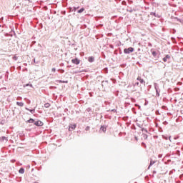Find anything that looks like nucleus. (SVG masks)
Listing matches in <instances>:
<instances>
[{
    "label": "nucleus",
    "instance_id": "79ce46f5",
    "mask_svg": "<svg viewBox=\"0 0 183 183\" xmlns=\"http://www.w3.org/2000/svg\"><path fill=\"white\" fill-rule=\"evenodd\" d=\"M135 107H139V109H141V105L138 104H135Z\"/></svg>",
    "mask_w": 183,
    "mask_h": 183
},
{
    "label": "nucleus",
    "instance_id": "338daca9",
    "mask_svg": "<svg viewBox=\"0 0 183 183\" xmlns=\"http://www.w3.org/2000/svg\"><path fill=\"white\" fill-rule=\"evenodd\" d=\"M32 171H34V169H31V172H32Z\"/></svg>",
    "mask_w": 183,
    "mask_h": 183
},
{
    "label": "nucleus",
    "instance_id": "4c0bfd02",
    "mask_svg": "<svg viewBox=\"0 0 183 183\" xmlns=\"http://www.w3.org/2000/svg\"><path fill=\"white\" fill-rule=\"evenodd\" d=\"M32 62H34V64H39V61H36L35 59H33Z\"/></svg>",
    "mask_w": 183,
    "mask_h": 183
},
{
    "label": "nucleus",
    "instance_id": "4468645a",
    "mask_svg": "<svg viewBox=\"0 0 183 183\" xmlns=\"http://www.w3.org/2000/svg\"><path fill=\"white\" fill-rule=\"evenodd\" d=\"M25 109L26 111H29V112H31V114H35L36 107H34V109H31L28 107H25Z\"/></svg>",
    "mask_w": 183,
    "mask_h": 183
},
{
    "label": "nucleus",
    "instance_id": "e433bc0d",
    "mask_svg": "<svg viewBox=\"0 0 183 183\" xmlns=\"http://www.w3.org/2000/svg\"><path fill=\"white\" fill-rule=\"evenodd\" d=\"M89 129H91V127L89 126L86 127L85 131H89Z\"/></svg>",
    "mask_w": 183,
    "mask_h": 183
},
{
    "label": "nucleus",
    "instance_id": "58836bf2",
    "mask_svg": "<svg viewBox=\"0 0 183 183\" xmlns=\"http://www.w3.org/2000/svg\"><path fill=\"white\" fill-rule=\"evenodd\" d=\"M127 12H130V14H132V12H134V10L132 9H127Z\"/></svg>",
    "mask_w": 183,
    "mask_h": 183
},
{
    "label": "nucleus",
    "instance_id": "de8ad7c7",
    "mask_svg": "<svg viewBox=\"0 0 183 183\" xmlns=\"http://www.w3.org/2000/svg\"><path fill=\"white\" fill-rule=\"evenodd\" d=\"M153 174H157V170H154V171H153Z\"/></svg>",
    "mask_w": 183,
    "mask_h": 183
},
{
    "label": "nucleus",
    "instance_id": "aec40b11",
    "mask_svg": "<svg viewBox=\"0 0 183 183\" xmlns=\"http://www.w3.org/2000/svg\"><path fill=\"white\" fill-rule=\"evenodd\" d=\"M160 92H161V89L156 90V97H157V98H159Z\"/></svg>",
    "mask_w": 183,
    "mask_h": 183
},
{
    "label": "nucleus",
    "instance_id": "5fc2aeb1",
    "mask_svg": "<svg viewBox=\"0 0 183 183\" xmlns=\"http://www.w3.org/2000/svg\"><path fill=\"white\" fill-rule=\"evenodd\" d=\"M104 86H107V85L106 84V83H104Z\"/></svg>",
    "mask_w": 183,
    "mask_h": 183
},
{
    "label": "nucleus",
    "instance_id": "2f4dec72",
    "mask_svg": "<svg viewBox=\"0 0 183 183\" xmlns=\"http://www.w3.org/2000/svg\"><path fill=\"white\" fill-rule=\"evenodd\" d=\"M0 124L1 125H5V119H2L0 121Z\"/></svg>",
    "mask_w": 183,
    "mask_h": 183
},
{
    "label": "nucleus",
    "instance_id": "bf43d9fd",
    "mask_svg": "<svg viewBox=\"0 0 183 183\" xmlns=\"http://www.w3.org/2000/svg\"><path fill=\"white\" fill-rule=\"evenodd\" d=\"M119 54H120V55L122 54V51H120V52H119Z\"/></svg>",
    "mask_w": 183,
    "mask_h": 183
},
{
    "label": "nucleus",
    "instance_id": "f03ea898",
    "mask_svg": "<svg viewBox=\"0 0 183 183\" xmlns=\"http://www.w3.org/2000/svg\"><path fill=\"white\" fill-rule=\"evenodd\" d=\"M76 123H70L68 126L69 132H72V131H75V129H76Z\"/></svg>",
    "mask_w": 183,
    "mask_h": 183
},
{
    "label": "nucleus",
    "instance_id": "a18cd8bd",
    "mask_svg": "<svg viewBox=\"0 0 183 183\" xmlns=\"http://www.w3.org/2000/svg\"><path fill=\"white\" fill-rule=\"evenodd\" d=\"M175 18H177V17H175V16H171V19H175Z\"/></svg>",
    "mask_w": 183,
    "mask_h": 183
},
{
    "label": "nucleus",
    "instance_id": "a19ab883",
    "mask_svg": "<svg viewBox=\"0 0 183 183\" xmlns=\"http://www.w3.org/2000/svg\"><path fill=\"white\" fill-rule=\"evenodd\" d=\"M23 72H28V68L25 67L23 69Z\"/></svg>",
    "mask_w": 183,
    "mask_h": 183
},
{
    "label": "nucleus",
    "instance_id": "72a5a7b5",
    "mask_svg": "<svg viewBox=\"0 0 183 183\" xmlns=\"http://www.w3.org/2000/svg\"><path fill=\"white\" fill-rule=\"evenodd\" d=\"M139 86V82L137 81L133 84V86Z\"/></svg>",
    "mask_w": 183,
    "mask_h": 183
},
{
    "label": "nucleus",
    "instance_id": "69168bd1",
    "mask_svg": "<svg viewBox=\"0 0 183 183\" xmlns=\"http://www.w3.org/2000/svg\"><path fill=\"white\" fill-rule=\"evenodd\" d=\"M27 115H29V113H26Z\"/></svg>",
    "mask_w": 183,
    "mask_h": 183
},
{
    "label": "nucleus",
    "instance_id": "c85d7f7f",
    "mask_svg": "<svg viewBox=\"0 0 183 183\" xmlns=\"http://www.w3.org/2000/svg\"><path fill=\"white\" fill-rule=\"evenodd\" d=\"M141 146L145 149H147V144H145V142H142Z\"/></svg>",
    "mask_w": 183,
    "mask_h": 183
},
{
    "label": "nucleus",
    "instance_id": "c756f323",
    "mask_svg": "<svg viewBox=\"0 0 183 183\" xmlns=\"http://www.w3.org/2000/svg\"><path fill=\"white\" fill-rule=\"evenodd\" d=\"M49 107H51V104H49V103L44 104V108H49Z\"/></svg>",
    "mask_w": 183,
    "mask_h": 183
},
{
    "label": "nucleus",
    "instance_id": "39448f33",
    "mask_svg": "<svg viewBox=\"0 0 183 183\" xmlns=\"http://www.w3.org/2000/svg\"><path fill=\"white\" fill-rule=\"evenodd\" d=\"M137 81H139V82L140 84H142V85H145V80H144V79L141 78V76H139L137 78Z\"/></svg>",
    "mask_w": 183,
    "mask_h": 183
},
{
    "label": "nucleus",
    "instance_id": "0eeeda50",
    "mask_svg": "<svg viewBox=\"0 0 183 183\" xmlns=\"http://www.w3.org/2000/svg\"><path fill=\"white\" fill-rule=\"evenodd\" d=\"M162 139H165L166 141H170V142H172V141L171 140V136H168V135H162Z\"/></svg>",
    "mask_w": 183,
    "mask_h": 183
},
{
    "label": "nucleus",
    "instance_id": "680f3d73",
    "mask_svg": "<svg viewBox=\"0 0 183 183\" xmlns=\"http://www.w3.org/2000/svg\"><path fill=\"white\" fill-rule=\"evenodd\" d=\"M25 1H28L29 2H31V0H25Z\"/></svg>",
    "mask_w": 183,
    "mask_h": 183
},
{
    "label": "nucleus",
    "instance_id": "7ed1b4c3",
    "mask_svg": "<svg viewBox=\"0 0 183 183\" xmlns=\"http://www.w3.org/2000/svg\"><path fill=\"white\" fill-rule=\"evenodd\" d=\"M134 51H135V49L134 47H128V48L124 49L123 52L126 55H128L129 54H132V52H134Z\"/></svg>",
    "mask_w": 183,
    "mask_h": 183
},
{
    "label": "nucleus",
    "instance_id": "603ef678",
    "mask_svg": "<svg viewBox=\"0 0 183 183\" xmlns=\"http://www.w3.org/2000/svg\"><path fill=\"white\" fill-rule=\"evenodd\" d=\"M137 65H138V64H139V65H141V63H139V61H137Z\"/></svg>",
    "mask_w": 183,
    "mask_h": 183
},
{
    "label": "nucleus",
    "instance_id": "f704fd0d",
    "mask_svg": "<svg viewBox=\"0 0 183 183\" xmlns=\"http://www.w3.org/2000/svg\"><path fill=\"white\" fill-rule=\"evenodd\" d=\"M12 59H13L14 61H18V56H14L12 57Z\"/></svg>",
    "mask_w": 183,
    "mask_h": 183
},
{
    "label": "nucleus",
    "instance_id": "13d9d810",
    "mask_svg": "<svg viewBox=\"0 0 183 183\" xmlns=\"http://www.w3.org/2000/svg\"><path fill=\"white\" fill-rule=\"evenodd\" d=\"M137 51H141V49H140V48H139V49H137Z\"/></svg>",
    "mask_w": 183,
    "mask_h": 183
},
{
    "label": "nucleus",
    "instance_id": "f8f14e48",
    "mask_svg": "<svg viewBox=\"0 0 183 183\" xmlns=\"http://www.w3.org/2000/svg\"><path fill=\"white\" fill-rule=\"evenodd\" d=\"M150 15L152 16H154L155 18H161L162 16L159 14H157L156 12H150Z\"/></svg>",
    "mask_w": 183,
    "mask_h": 183
},
{
    "label": "nucleus",
    "instance_id": "423d86ee",
    "mask_svg": "<svg viewBox=\"0 0 183 183\" xmlns=\"http://www.w3.org/2000/svg\"><path fill=\"white\" fill-rule=\"evenodd\" d=\"M107 128H108V126L107 125H101L100 126V131H102V132H107Z\"/></svg>",
    "mask_w": 183,
    "mask_h": 183
},
{
    "label": "nucleus",
    "instance_id": "1a4fd4ad",
    "mask_svg": "<svg viewBox=\"0 0 183 183\" xmlns=\"http://www.w3.org/2000/svg\"><path fill=\"white\" fill-rule=\"evenodd\" d=\"M157 162L155 160H153L152 159H150V163L147 167V169H150L151 167H152V165H154V164H155Z\"/></svg>",
    "mask_w": 183,
    "mask_h": 183
},
{
    "label": "nucleus",
    "instance_id": "3c124183",
    "mask_svg": "<svg viewBox=\"0 0 183 183\" xmlns=\"http://www.w3.org/2000/svg\"><path fill=\"white\" fill-rule=\"evenodd\" d=\"M68 112V109H67V108H66V109H64V112Z\"/></svg>",
    "mask_w": 183,
    "mask_h": 183
},
{
    "label": "nucleus",
    "instance_id": "c9c22d12",
    "mask_svg": "<svg viewBox=\"0 0 183 183\" xmlns=\"http://www.w3.org/2000/svg\"><path fill=\"white\" fill-rule=\"evenodd\" d=\"M143 138H144V139H148V134H143Z\"/></svg>",
    "mask_w": 183,
    "mask_h": 183
},
{
    "label": "nucleus",
    "instance_id": "052dcab7",
    "mask_svg": "<svg viewBox=\"0 0 183 183\" xmlns=\"http://www.w3.org/2000/svg\"><path fill=\"white\" fill-rule=\"evenodd\" d=\"M71 66H67V68H71Z\"/></svg>",
    "mask_w": 183,
    "mask_h": 183
},
{
    "label": "nucleus",
    "instance_id": "774afa93",
    "mask_svg": "<svg viewBox=\"0 0 183 183\" xmlns=\"http://www.w3.org/2000/svg\"><path fill=\"white\" fill-rule=\"evenodd\" d=\"M39 46H41V44H39Z\"/></svg>",
    "mask_w": 183,
    "mask_h": 183
},
{
    "label": "nucleus",
    "instance_id": "6e6d98bb",
    "mask_svg": "<svg viewBox=\"0 0 183 183\" xmlns=\"http://www.w3.org/2000/svg\"><path fill=\"white\" fill-rule=\"evenodd\" d=\"M53 89H56V86H53Z\"/></svg>",
    "mask_w": 183,
    "mask_h": 183
},
{
    "label": "nucleus",
    "instance_id": "5701e85b",
    "mask_svg": "<svg viewBox=\"0 0 183 183\" xmlns=\"http://www.w3.org/2000/svg\"><path fill=\"white\" fill-rule=\"evenodd\" d=\"M107 112H114V114H117V109H109V110H107Z\"/></svg>",
    "mask_w": 183,
    "mask_h": 183
},
{
    "label": "nucleus",
    "instance_id": "b1692460",
    "mask_svg": "<svg viewBox=\"0 0 183 183\" xmlns=\"http://www.w3.org/2000/svg\"><path fill=\"white\" fill-rule=\"evenodd\" d=\"M16 105H18V107H24V102H16Z\"/></svg>",
    "mask_w": 183,
    "mask_h": 183
},
{
    "label": "nucleus",
    "instance_id": "8fccbe9b",
    "mask_svg": "<svg viewBox=\"0 0 183 183\" xmlns=\"http://www.w3.org/2000/svg\"><path fill=\"white\" fill-rule=\"evenodd\" d=\"M134 139H135L136 141H138V137H135Z\"/></svg>",
    "mask_w": 183,
    "mask_h": 183
},
{
    "label": "nucleus",
    "instance_id": "bb28decb",
    "mask_svg": "<svg viewBox=\"0 0 183 183\" xmlns=\"http://www.w3.org/2000/svg\"><path fill=\"white\" fill-rule=\"evenodd\" d=\"M78 9H79V6H74L72 11H73L74 12H76V11H78Z\"/></svg>",
    "mask_w": 183,
    "mask_h": 183
},
{
    "label": "nucleus",
    "instance_id": "dca6fc26",
    "mask_svg": "<svg viewBox=\"0 0 183 183\" xmlns=\"http://www.w3.org/2000/svg\"><path fill=\"white\" fill-rule=\"evenodd\" d=\"M19 174H25V168L20 167V169H19Z\"/></svg>",
    "mask_w": 183,
    "mask_h": 183
},
{
    "label": "nucleus",
    "instance_id": "473e14b6",
    "mask_svg": "<svg viewBox=\"0 0 183 183\" xmlns=\"http://www.w3.org/2000/svg\"><path fill=\"white\" fill-rule=\"evenodd\" d=\"M86 111L87 112H92V109L91 107H88V108L86 109Z\"/></svg>",
    "mask_w": 183,
    "mask_h": 183
},
{
    "label": "nucleus",
    "instance_id": "c03bdc74",
    "mask_svg": "<svg viewBox=\"0 0 183 183\" xmlns=\"http://www.w3.org/2000/svg\"><path fill=\"white\" fill-rule=\"evenodd\" d=\"M100 119H102V118H104V116H102V114H100Z\"/></svg>",
    "mask_w": 183,
    "mask_h": 183
},
{
    "label": "nucleus",
    "instance_id": "412c9836",
    "mask_svg": "<svg viewBox=\"0 0 183 183\" xmlns=\"http://www.w3.org/2000/svg\"><path fill=\"white\" fill-rule=\"evenodd\" d=\"M109 82V81L108 80L102 81V88H104V84H106L107 85H108Z\"/></svg>",
    "mask_w": 183,
    "mask_h": 183
},
{
    "label": "nucleus",
    "instance_id": "7c9ffc66",
    "mask_svg": "<svg viewBox=\"0 0 183 183\" xmlns=\"http://www.w3.org/2000/svg\"><path fill=\"white\" fill-rule=\"evenodd\" d=\"M137 127H138L139 128H142V127H144V124H140L139 123H136Z\"/></svg>",
    "mask_w": 183,
    "mask_h": 183
},
{
    "label": "nucleus",
    "instance_id": "9d476101",
    "mask_svg": "<svg viewBox=\"0 0 183 183\" xmlns=\"http://www.w3.org/2000/svg\"><path fill=\"white\" fill-rule=\"evenodd\" d=\"M168 59H171V55L169 54H166L164 56V57H163V61L164 62H167V61H168Z\"/></svg>",
    "mask_w": 183,
    "mask_h": 183
},
{
    "label": "nucleus",
    "instance_id": "a878e982",
    "mask_svg": "<svg viewBox=\"0 0 183 183\" xmlns=\"http://www.w3.org/2000/svg\"><path fill=\"white\" fill-rule=\"evenodd\" d=\"M10 34H11V36L13 35H16V33H15V30L14 29V28L11 29Z\"/></svg>",
    "mask_w": 183,
    "mask_h": 183
},
{
    "label": "nucleus",
    "instance_id": "4d7b16f0",
    "mask_svg": "<svg viewBox=\"0 0 183 183\" xmlns=\"http://www.w3.org/2000/svg\"><path fill=\"white\" fill-rule=\"evenodd\" d=\"M149 86L148 91H149V89L151 88V86Z\"/></svg>",
    "mask_w": 183,
    "mask_h": 183
},
{
    "label": "nucleus",
    "instance_id": "20e7f679",
    "mask_svg": "<svg viewBox=\"0 0 183 183\" xmlns=\"http://www.w3.org/2000/svg\"><path fill=\"white\" fill-rule=\"evenodd\" d=\"M71 62L72 64H74V65H79V64H81V60L78 59V57H75L71 59Z\"/></svg>",
    "mask_w": 183,
    "mask_h": 183
},
{
    "label": "nucleus",
    "instance_id": "4be33fe9",
    "mask_svg": "<svg viewBox=\"0 0 183 183\" xmlns=\"http://www.w3.org/2000/svg\"><path fill=\"white\" fill-rule=\"evenodd\" d=\"M30 86L31 88H34V86L31 84V82L26 84L24 87Z\"/></svg>",
    "mask_w": 183,
    "mask_h": 183
},
{
    "label": "nucleus",
    "instance_id": "37998d69",
    "mask_svg": "<svg viewBox=\"0 0 183 183\" xmlns=\"http://www.w3.org/2000/svg\"><path fill=\"white\" fill-rule=\"evenodd\" d=\"M132 129H134V130L137 129V127H135V125H133V126H132Z\"/></svg>",
    "mask_w": 183,
    "mask_h": 183
},
{
    "label": "nucleus",
    "instance_id": "393cba45",
    "mask_svg": "<svg viewBox=\"0 0 183 183\" xmlns=\"http://www.w3.org/2000/svg\"><path fill=\"white\" fill-rule=\"evenodd\" d=\"M81 72H86V69L74 71V74H81Z\"/></svg>",
    "mask_w": 183,
    "mask_h": 183
},
{
    "label": "nucleus",
    "instance_id": "0e129e2a",
    "mask_svg": "<svg viewBox=\"0 0 183 183\" xmlns=\"http://www.w3.org/2000/svg\"><path fill=\"white\" fill-rule=\"evenodd\" d=\"M71 45L74 46V45H75V44H72Z\"/></svg>",
    "mask_w": 183,
    "mask_h": 183
},
{
    "label": "nucleus",
    "instance_id": "49530a36",
    "mask_svg": "<svg viewBox=\"0 0 183 183\" xmlns=\"http://www.w3.org/2000/svg\"><path fill=\"white\" fill-rule=\"evenodd\" d=\"M144 105H145V106L148 105V101H146V102H145Z\"/></svg>",
    "mask_w": 183,
    "mask_h": 183
},
{
    "label": "nucleus",
    "instance_id": "2eb2a0df",
    "mask_svg": "<svg viewBox=\"0 0 183 183\" xmlns=\"http://www.w3.org/2000/svg\"><path fill=\"white\" fill-rule=\"evenodd\" d=\"M55 81L59 84H68V80H56Z\"/></svg>",
    "mask_w": 183,
    "mask_h": 183
},
{
    "label": "nucleus",
    "instance_id": "ea45409f",
    "mask_svg": "<svg viewBox=\"0 0 183 183\" xmlns=\"http://www.w3.org/2000/svg\"><path fill=\"white\" fill-rule=\"evenodd\" d=\"M51 72H56V69L55 67H53L51 69Z\"/></svg>",
    "mask_w": 183,
    "mask_h": 183
},
{
    "label": "nucleus",
    "instance_id": "09e8293b",
    "mask_svg": "<svg viewBox=\"0 0 183 183\" xmlns=\"http://www.w3.org/2000/svg\"><path fill=\"white\" fill-rule=\"evenodd\" d=\"M159 158H162V154H159Z\"/></svg>",
    "mask_w": 183,
    "mask_h": 183
},
{
    "label": "nucleus",
    "instance_id": "f257e3e1",
    "mask_svg": "<svg viewBox=\"0 0 183 183\" xmlns=\"http://www.w3.org/2000/svg\"><path fill=\"white\" fill-rule=\"evenodd\" d=\"M26 124H34L35 127H44V122L39 119L29 118L26 120Z\"/></svg>",
    "mask_w": 183,
    "mask_h": 183
},
{
    "label": "nucleus",
    "instance_id": "f3484780",
    "mask_svg": "<svg viewBox=\"0 0 183 183\" xmlns=\"http://www.w3.org/2000/svg\"><path fill=\"white\" fill-rule=\"evenodd\" d=\"M154 86L155 91H157V90L160 89H159V85L158 84V83H154Z\"/></svg>",
    "mask_w": 183,
    "mask_h": 183
},
{
    "label": "nucleus",
    "instance_id": "ddd939ff",
    "mask_svg": "<svg viewBox=\"0 0 183 183\" xmlns=\"http://www.w3.org/2000/svg\"><path fill=\"white\" fill-rule=\"evenodd\" d=\"M152 55L154 56V58H158V53L157 51L151 50Z\"/></svg>",
    "mask_w": 183,
    "mask_h": 183
},
{
    "label": "nucleus",
    "instance_id": "a211bd4d",
    "mask_svg": "<svg viewBox=\"0 0 183 183\" xmlns=\"http://www.w3.org/2000/svg\"><path fill=\"white\" fill-rule=\"evenodd\" d=\"M85 11V8L81 7L80 9L77 10V14H82Z\"/></svg>",
    "mask_w": 183,
    "mask_h": 183
},
{
    "label": "nucleus",
    "instance_id": "9b49d317",
    "mask_svg": "<svg viewBox=\"0 0 183 183\" xmlns=\"http://www.w3.org/2000/svg\"><path fill=\"white\" fill-rule=\"evenodd\" d=\"M88 62H90V64H92V62H95V57H94L93 56H89Z\"/></svg>",
    "mask_w": 183,
    "mask_h": 183
},
{
    "label": "nucleus",
    "instance_id": "e2e57ef3",
    "mask_svg": "<svg viewBox=\"0 0 183 183\" xmlns=\"http://www.w3.org/2000/svg\"><path fill=\"white\" fill-rule=\"evenodd\" d=\"M24 65H26H26H28V64L25 63V64H24Z\"/></svg>",
    "mask_w": 183,
    "mask_h": 183
},
{
    "label": "nucleus",
    "instance_id": "864d4df0",
    "mask_svg": "<svg viewBox=\"0 0 183 183\" xmlns=\"http://www.w3.org/2000/svg\"><path fill=\"white\" fill-rule=\"evenodd\" d=\"M27 104H31V100H29V102H27Z\"/></svg>",
    "mask_w": 183,
    "mask_h": 183
},
{
    "label": "nucleus",
    "instance_id": "6ab92c4d",
    "mask_svg": "<svg viewBox=\"0 0 183 183\" xmlns=\"http://www.w3.org/2000/svg\"><path fill=\"white\" fill-rule=\"evenodd\" d=\"M175 20L177 21V22H179L180 24H183V19H179L178 17H175L174 18Z\"/></svg>",
    "mask_w": 183,
    "mask_h": 183
},
{
    "label": "nucleus",
    "instance_id": "cd10ccee",
    "mask_svg": "<svg viewBox=\"0 0 183 183\" xmlns=\"http://www.w3.org/2000/svg\"><path fill=\"white\" fill-rule=\"evenodd\" d=\"M141 131L142 132H146V134H148V129H147L146 128L142 127Z\"/></svg>",
    "mask_w": 183,
    "mask_h": 183
},
{
    "label": "nucleus",
    "instance_id": "6e6552de",
    "mask_svg": "<svg viewBox=\"0 0 183 183\" xmlns=\"http://www.w3.org/2000/svg\"><path fill=\"white\" fill-rule=\"evenodd\" d=\"M0 142H8V137L2 136L0 137Z\"/></svg>",
    "mask_w": 183,
    "mask_h": 183
}]
</instances>
